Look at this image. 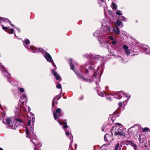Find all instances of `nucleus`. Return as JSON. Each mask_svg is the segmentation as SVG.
Instances as JSON below:
<instances>
[{"label": "nucleus", "instance_id": "obj_50", "mask_svg": "<svg viewBox=\"0 0 150 150\" xmlns=\"http://www.w3.org/2000/svg\"><path fill=\"white\" fill-rule=\"evenodd\" d=\"M42 145V144L41 143H38V146H41Z\"/></svg>", "mask_w": 150, "mask_h": 150}, {"label": "nucleus", "instance_id": "obj_31", "mask_svg": "<svg viewBox=\"0 0 150 150\" xmlns=\"http://www.w3.org/2000/svg\"><path fill=\"white\" fill-rule=\"evenodd\" d=\"M122 11L120 10H117L116 12V13L117 15L121 16L122 14Z\"/></svg>", "mask_w": 150, "mask_h": 150}, {"label": "nucleus", "instance_id": "obj_30", "mask_svg": "<svg viewBox=\"0 0 150 150\" xmlns=\"http://www.w3.org/2000/svg\"><path fill=\"white\" fill-rule=\"evenodd\" d=\"M119 18L120 19V20L123 21H126L125 18L122 16H120V17Z\"/></svg>", "mask_w": 150, "mask_h": 150}, {"label": "nucleus", "instance_id": "obj_28", "mask_svg": "<svg viewBox=\"0 0 150 150\" xmlns=\"http://www.w3.org/2000/svg\"><path fill=\"white\" fill-rule=\"evenodd\" d=\"M98 95L101 96L103 97L104 96L106 95V93L103 91H101L100 92H98Z\"/></svg>", "mask_w": 150, "mask_h": 150}, {"label": "nucleus", "instance_id": "obj_12", "mask_svg": "<svg viewBox=\"0 0 150 150\" xmlns=\"http://www.w3.org/2000/svg\"><path fill=\"white\" fill-rule=\"evenodd\" d=\"M112 136H111V132L110 135L106 134L104 136V138L105 141L108 143V145L111 142L112 140H113V139L112 137Z\"/></svg>", "mask_w": 150, "mask_h": 150}, {"label": "nucleus", "instance_id": "obj_15", "mask_svg": "<svg viewBox=\"0 0 150 150\" xmlns=\"http://www.w3.org/2000/svg\"><path fill=\"white\" fill-rule=\"evenodd\" d=\"M10 27L8 26V27H5L2 26V28L3 30L5 31L8 32V33L10 34H12L14 32L13 29V28L8 29V28H9Z\"/></svg>", "mask_w": 150, "mask_h": 150}, {"label": "nucleus", "instance_id": "obj_62", "mask_svg": "<svg viewBox=\"0 0 150 150\" xmlns=\"http://www.w3.org/2000/svg\"><path fill=\"white\" fill-rule=\"evenodd\" d=\"M105 7H104V11H105Z\"/></svg>", "mask_w": 150, "mask_h": 150}, {"label": "nucleus", "instance_id": "obj_33", "mask_svg": "<svg viewBox=\"0 0 150 150\" xmlns=\"http://www.w3.org/2000/svg\"><path fill=\"white\" fill-rule=\"evenodd\" d=\"M106 125H104L103 127H102V131L103 132H106Z\"/></svg>", "mask_w": 150, "mask_h": 150}, {"label": "nucleus", "instance_id": "obj_46", "mask_svg": "<svg viewBox=\"0 0 150 150\" xmlns=\"http://www.w3.org/2000/svg\"><path fill=\"white\" fill-rule=\"evenodd\" d=\"M134 149L135 150H136V149H137V146L136 145H134L133 146Z\"/></svg>", "mask_w": 150, "mask_h": 150}, {"label": "nucleus", "instance_id": "obj_3", "mask_svg": "<svg viewBox=\"0 0 150 150\" xmlns=\"http://www.w3.org/2000/svg\"><path fill=\"white\" fill-rule=\"evenodd\" d=\"M93 65L92 63L87 62L83 66L81 67L82 71L83 72L85 71V74L87 75V74L90 72V71H94V68Z\"/></svg>", "mask_w": 150, "mask_h": 150}, {"label": "nucleus", "instance_id": "obj_36", "mask_svg": "<svg viewBox=\"0 0 150 150\" xmlns=\"http://www.w3.org/2000/svg\"><path fill=\"white\" fill-rule=\"evenodd\" d=\"M118 95H119L120 96H121V94L124 95V93L123 91H120L118 92Z\"/></svg>", "mask_w": 150, "mask_h": 150}, {"label": "nucleus", "instance_id": "obj_24", "mask_svg": "<svg viewBox=\"0 0 150 150\" xmlns=\"http://www.w3.org/2000/svg\"><path fill=\"white\" fill-rule=\"evenodd\" d=\"M116 24L119 26H121L120 27H122L123 26V23L119 20H117L116 22Z\"/></svg>", "mask_w": 150, "mask_h": 150}, {"label": "nucleus", "instance_id": "obj_11", "mask_svg": "<svg viewBox=\"0 0 150 150\" xmlns=\"http://www.w3.org/2000/svg\"><path fill=\"white\" fill-rule=\"evenodd\" d=\"M114 133L115 135L116 136H120L121 137L123 136L125 137H129L130 136V135H128V137H127L125 135V132L122 129L115 131V132H113V134Z\"/></svg>", "mask_w": 150, "mask_h": 150}, {"label": "nucleus", "instance_id": "obj_1", "mask_svg": "<svg viewBox=\"0 0 150 150\" xmlns=\"http://www.w3.org/2000/svg\"><path fill=\"white\" fill-rule=\"evenodd\" d=\"M40 52L42 54H43L44 56L46 59L47 61L48 62L51 63L52 66L54 67L55 70L56 69V66L54 64L50 54L48 52H47L45 50H43L42 48H38V52Z\"/></svg>", "mask_w": 150, "mask_h": 150}, {"label": "nucleus", "instance_id": "obj_27", "mask_svg": "<svg viewBox=\"0 0 150 150\" xmlns=\"http://www.w3.org/2000/svg\"><path fill=\"white\" fill-rule=\"evenodd\" d=\"M70 68L71 69L74 70V66L73 64L72 60L71 59H70Z\"/></svg>", "mask_w": 150, "mask_h": 150}, {"label": "nucleus", "instance_id": "obj_42", "mask_svg": "<svg viewBox=\"0 0 150 150\" xmlns=\"http://www.w3.org/2000/svg\"><path fill=\"white\" fill-rule=\"evenodd\" d=\"M108 37L109 39L112 40V41L114 40V38L111 36H108Z\"/></svg>", "mask_w": 150, "mask_h": 150}, {"label": "nucleus", "instance_id": "obj_29", "mask_svg": "<svg viewBox=\"0 0 150 150\" xmlns=\"http://www.w3.org/2000/svg\"><path fill=\"white\" fill-rule=\"evenodd\" d=\"M113 96L114 97V98H116L117 99H121L122 97V96H120L119 95H118V93H117V95L115 94L113 95Z\"/></svg>", "mask_w": 150, "mask_h": 150}, {"label": "nucleus", "instance_id": "obj_52", "mask_svg": "<svg viewBox=\"0 0 150 150\" xmlns=\"http://www.w3.org/2000/svg\"><path fill=\"white\" fill-rule=\"evenodd\" d=\"M28 111L29 112H30V108L29 107H28Z\"/></svg>", "mask_w": 150, "mask_h": 150}, {"label": "nucleus", "instance_id": "obj_56", "mask_svg": "<svg viewBox=\"0 0 150 150\" xmlns=\"http://www.w3.org/2000/svg\"><path fill=\"white\" fill-rule=\"evenodd\" d=\"M107 99L109 100H111V98H107Z\"/></svg>", "mask_w": 150, "mask_h": 150}, {"label": "nucleus", "instance_id": "obj_32", "mask_svg": "<svg viewBox=\"0 0 150 150\" xmlns=\"http://www.w3.org/2000/svg\"><path fill=\"white\" fill-rule=\"evenodd\" d=\"M18 90L20 91L21 93H23L25 91L24 89L22 88H18Z\"/></svg>", "mask_w": 150, "mask_h": 150}, {"label": "nucleus", "instance_id": "obj_13", "mask_svg": "<svg viewBox=\"0 0 150 150\" xmlns=\"http://www.w3.org/2000/svg\"><path fill=\"white\" fill-rule=\"evenodd\" d=\"M103 30V35L106 34L105 33L110 32L112 30V28L109 25H107L105 26L104 29Z\"/></svg>", "mask_w": 150, "mask_h": 150}, {"label": "nucleus", "instance_id": "obj_55", "mask_svg": "<svg viewBox=\"0 0 150 150\" xmlns=\"http://www.w3.org/2000/svg\"><path fill=\"white\" fill-rule=\"evenodd\" d=\"M17 124H14V126H18V125H19V124H18V123H17Z\"/></svg>", "mask_w": 150, "mask_h": 150}, {"label": "nucleus", "instance_id": "obj_37", "mask_svg": "<svg viewBox=\"0 0 150 150\" xmlns=\"http://www.w3.org/2000/svg\"><path fill=\"white\" fill-rule=\"evenodd\" d=\"M16 122H19V123H21L22 122V120L20 119H16Z\"/></svg>", "mask_w": 150, "mask_h": 150}, {"label": "nucleus", "instance_id": "obj_34", "mask_svg": "<svg viewBox=\"0 0 150 150\" xmlns=\"http://www.w3.org/2000/svg\"><path fill=\"white\" fill-rule=\"evenodd\" d=\"M125 97H126L127 98V99L129 100L130 98V96L129 94H127L126 93H124L123 95Z\"/></svg>", "mask_w": 150, "mask_h": 150}, {"label": "nucleus", "instance_id": "obj_20", "mask_svg": "<svg viewBox=\"0 0 150 150\" xmlns=\"http://www.w3.org/2000/svg\"><path fill=\"white\" fill-rule=\"evenodd\" d=\"M127 55H128L130 54V52L128 49V47L126 45H125L123 47Z\"/></svg>", "mask_w": 150, "mask_h": 150}, {"label": "nucleus", "instance_id": "obj_19", "mask_svg": "<svg viewBox=\"0 0 150 150\" xmlns=\"http://www.w3.org/2000/svg\"><path fill=\"white\" fill-rule=\"evenodd\" d=\"M52 73L55 77L56 79L57 80L59 79V78L60 77V75H58L57 72L54 71L53 69H52Z\"/></svg>", "mask_w": 150, "mask_h": 150}, {"label": "nucleus", "instance_id": "obj_49", "mask_svg": "<svg viewBox=\"0 0 150 150\" xmlns=\"http://www.w3.org/2000/svg\"><path fill=\"white\" fill-rule=\"evenodd\" d=\"M117 58H119V59H120L122 60H123V59L122 58V57L120 56L117 57Z\"/></svg>", "mask_w": 150, "mask_h": 150}, {"label": "nucleus", "instance_id": "obj_58", "mask_svg": "<svg viewBox=\"0 0 150 150\" xmlns=\"http://www.w3.org/2000/svg\"><path fill=\"white\" fill-rule=\"evenodd\" d=\"M95 82L96 83V84H97V81H95Z\"/></svg>", "mask_w": 150, "mask_h": 150}, {"label": "nucleus", "instance_id": "obj_14", "mask_svg": "<svg viewBox=\"0 0 150 150\" xmlns=\"http://www.w3.org/2000/svg\"><path fill=\"white\" fill-rule=\"evenodd\" d=\"M32 142L34 146V150H37V145L38 144V141H37V137L35 136L34 138L32 140Z\"/></svg>", "mask_w": 150, "mask_h": 150}, {"label": "nucleus", "instance_id": "obj_7", "mask_svg": "<svg viewBox=\"0 0 150 150\" xmlns=\"http://www.w3.org/2000/svg\"><path fill=\"white\" fill-rule=\"evenodd\" d=\"M0 66L1 67V69L2 71L3 74L4 76L7 77L8 81L11 83L9 78L11 76V74L8 73L7 71L5 69L4 66L2 65L1 63H0Z\"/></svg>", "mask_w": 150, "mask_h": 150}, {"label": "nucleus", "instance_id": "obj_9", "mask_svg": "<svg viewBox=\"0 0 150 150\" xmlns=\"http://www.w3.org/2000/svg\"><path fill=\"white\" fill-rule=\"evenodd\" d=\"M31 121L30 120H29L28 122V125L27 127V128L26 129L25 132L26 134V137H27L29 138H30V135L31 134L32 136H33V135L35 137V135L33 133V134L32 133L30 130V127H31Z\"/></svg>", "mask_w": 150, "mask_h": 150}, {"label": "nucleus", "instance_id": "obj_64", "mask_svg": "<svg viewBox=\"0 0 150 150\" xmlns=\"http://www.w3.org/2000/svg\"><path fill=\"white\" fill-rule=\"evenodd\" d=\"M59 98H58V99H57V100H59Z\"/></svg>", "mask_w": 150, "mask_h": 150}, {"label": "nucleus", "instance_id": "obj_60", "mask_svg": "<svg viewBox=\"0 0 150 150\" xmlns=\"http://www.w3.org/2000/svg\"><path fill=\"white\" fill-rule=\"evenodd\" d=\"M0 150H3L2 148H0Z\"/></svg>", "mask_w": 150, "mask_h": 150}, {"label": "nucleus", "instance_id": "obj_5", "mask_svg": "<svg viewBox=\"0 0 150 150\" xmlns=\"http://www.w3.org/2000/svg\"><path fill=\"white\" fill-rule=\"evenodd\" d=\"M74 72L75 73V74H76L77 76L78 77L79 79H81L83 81L85 82H91L92 81H93L94 79H93L91 78H90L89 79H88L85 78L84 76L82 75L80 73H76L74 70ZM96 73H94L93 74V76L94 78V79H97L96 78H97L98 79V78H97V77L96 76Z\"/></svg>", "mask_w": 150, "mask_h": 150}, {"label": "nucleus", "instance_id": "obj_45", "mask_svg": "<svg viewBox=\"0 0 150 150\" xmlns=\"http://www.w3.org/2000/svg\"><path fill=\"white\" fill-rule=\"evenodd\" d=\"M118 105L120 107H121L122 105V103L121 102L119 103Z\"/></svg>", "mask_w": 150, "mask_h": 150}, {"label": "nucleus", "instance_id": "obj_17", "mask_svg": "<svg viewBox=\"0 0 150 150\" xmlns=\"http://www.w3.org/2000/svg\"><path fill=\"white\" fill-rule=\"evenodd\" d=\"M0 20H1L2 22L4 23H8L10 24L11 26L13 25L11 24L10 20L7 18L0 17Z\"/></svg>", "mask_w": 150, "mask_h": 150}, {"label": "nucleus", "instance_id": "obj_61", "mask_svg": "<svg viewBox=\"0 0 150 150\" xmlns=\"http://www.w3.org/2000/svg\"><path fill=\"white\" fill-rule=\"evenodd\" d=\"M98 67V68L97 69V70H98V68H99L100 67Z\"/></svg>", "mask_w": 150, "mask_h": 150}, {"label": "nucleus", "instance_id": "obj_59", "mask_svg": "<svg viewBox=\"0 0 150 150\" xmlns=\"http://www.w3.org/2000/svg\"><path fill=\"white\" fill-rule=\"evenodd\" d=\"M83 98V96H82V98H80V100H81V99H82Z\"/></svg>", "mask_w": 150, "mask_h": 150}, {"label": "nucleus", "instance_id": "obj_57", "mask_svg": "<svg viewBox=\"0 0 150 150\" xmlns=\"http://www.w3.org/2000/svg\"><path fill=\"white\" fill-rule=\"evenodd\" d=\"M108 86H106V87H105V89H108Z\"/></svg>", "mask_w": 150, "mask_h": 150}, {"label": "nucleus", "instance_id": "obj_53", "mask_svg": "<svg viewBox=\"0 0 150 150\" xmlns=\"http://www.w3.org/2000/svg\"><path fill=\"white\" fill-rule=\"evenodd\" d=\"M73 138V137L71 135V136L70 137V139L71 140V139H72Z\"/></svg>", "mask_w": 150, "mask_h": 150}, {"label": "nucleus", "instance_id": "obj_16", "mask_svg": "<svg viewBox=\"0 0 150 150\" xmlns=\"http://www.w3.org/2000/svg\"><path fill=\"white\" fill-rule=\"evenodd\" d=\"M89 59H90L91 61H96L97 60H98L99 58V56L98 55L94 56L93 55H90Z\"/></svg>", "mask_w": 150, "mask_h": 150}, {"label": "nucleus", "instance_id": "obj_41", "mask_svg": "<svg viewBox=\"0 0 150 150\" xmlns=\"http://www.w3.org/2000/svg\"><path fill=\"white\" fill-rule=\"evenodd\" d=\"M56 87L60 89L62 88V86L61 84H59L56 86Z\"/></svg>", "mask_w": 150, "mask_h": 150}, {"label": "nucleus", "instance_id": "obj_21", "mask_svg": "<svg viewBox=\"0 0 150 150\" xmlns=\"http://www.w3.org/2000/svg\"><path fill=\"white\" fill-rule=\"evenodd\" d=\"M26 95L24 94H23L22 96L21 97V99L19 100V101L22 103H24V102H26Z\"/></svg>", "mask_w": 150, "mask_h": 150}, {"label": "nucleus", "instance_id": "obj_18", "mask_svg": "<svg viewBox=\"0 0 150 150\" xmlns=\"http://www.w3.org/2000/svg\"><path fill=\"white\" fill-rule=\"evenodd\" d=\"M35 118L33 117L32 119V124L31 127H30V132L33 134V128L34 127V123L35 122Z\"/></svg>", "mask_w": 150, "mask_h": 150}, {"label": "nucleus", "instance_id": "obj_4", "mask_svg": "<svg viewBox=\"0 0 150 150\" xmlns=\"http://www.w3.org/2000/svg\"><path fill=\"white\" fill-rule=\"evenodd\" d=\"M30 41L27 38H25L23 42V45L24 47L27 49H30L32 52L34 53H36L38 51L37 49L33 46H31L29 47L28 45H29Z\"/></svg>", "mask_w": 150, "mask_h": 150}, {"label": "nucleus", "instance_id": "obj_54", "mask_svg": "<svg viewBox=\"0 0 150 150\" xmlns=\"http://www.w3.org/2000/svg\"><path fill=\"white\" fill-rule=\"evenodd\" d=\"M23 110L24 111H25V110H26V108H23Z\"/></svg>", "mask_w": 150, "mask_h": 150}, {"label": "nucleus", "instance_id": "obj_51", "mask_svg": "<svg viewBox=\"0 0 150 150\" xmlns=\"http://www.w3.org/2000/svg\"><path fill=\"white\" fill-rule=\"evenodd\" d=\"M72 142H73V140H72V141H71V142H70V145H69V147H71V146H72V145H71V143H72Z\"/></svg>", "mask_w": 150, "mask_h": 150}, {"label": "nucleus", "instance_id": "obj_63", "mask_svg": "<svg viewBox=\"0 0 150 150\" xmlns=\"http://www.w3.org/2000/svg\"><path fill=\"white\" fill-rule=\"evenodd\" d=\"M14 35H15V36H16V34H15V33H14Z\"/></svg>", "mask_w": 150, "mask_h": 150}, {"label": "nucleus", "instance_id": "obj_39", "mask_svg": "<svg viewBox=\"0 0 150 150\" xmlns=\"http://www.w3.org/2000/svg\"><path fill=\"white\" fill-rule=\"evenodd\" d=\"M149 130V129L147 127H145L143 129V132H146L147 131H148Z\"/></svg>", "mask_w": 150, "mask_h": 150}, {"label": "nucleus", "instance_id": "obj_22", "mask_svg": "<svg viewBox=\"0 0 150 150\" xmlns=\"http://www.w3.org/2000/svg\"><path fill=\"white\" fill-rule=\"evenodd\" d=\"M112 30L115 34L118 35L120 34V30L117 26H116V28H113Z\"/></svg>", "mask_w": 150, "mask_h": 150}, {"label": "nucleus", "instance_id": "obj_8", "mask_svg": "<svg viewBox=\"0 0 150 150\" xmlns=\"http://www.w3.org/2000/svg\"><path fill=\"white\" fill-rule=\"evenodd\" d=\"M103 30L102 29H98L95 32L93 33V36L96 37H98V39L99 42L100 44H102V41L100 39V37L103 39L102 38L103 35H104L103 34Z\"/></svg>", "mask_w": 150, "mask_h": 150}, {"label": "nucleus", "instance_id": "obj_23", "mask_svg": "<svg viewBox=\"0 0 150 150\" xmlns=\"http://www.w3.org/2000/svg\"><path fill=\"white\" fill-rule=\"evenodd\" d=\"M143 50L146 53L150 54V48L147 46H145L143 47Z\"/></svg>", "mask_w": 150, "mask_h": 150}, {"label": "nucleus", "instance_id": "obj_40", "mask_svg": "<svg viewBox=\"0 0 150 150\" xmlns=\"http://www.w3.org/2000/svg\"><path fill=\"white\" fill-rule=\"evenodd\" d=\"M139 140L140 143H142L143 142V140L141 139V137L140 135H139Z\"/></svg>", "mask_w": 150, "mask_h": 150}, {"label": "nucleus", "instance_id": "obj_38", "mask_svg": "<svg viewBox=\"0 0 150 150\" xmlns=\"http://www.w3.org/2000/svg\"><path fill=\"white\" fill-rule=\"evenodd\" d=\"M119 146V144L117 143L115 147V150H117Z\"/></svg>", "mask_w": 150, "mask_h": 150}, {"label": "nucleus", "instance_id": "obj_10", "mask_svg": "<svg viewBox=\"0 0 150 150\" xmlns=\"http://www.w3.org/2000/svg\"><path fill=\"white\" fill-rule=\"evenodd\" d=\"M122 125L119 123H116L115 125L114 126L111 130V136H113V132H115V131L119 130L122 129Z\"/></svg>", "mask_w": 150, "mask_h": 150}, {"label": "nucleus", "instance_id": "obj_26", "mask_svg": "<svg viewBox=\"0 0 150 150\" xmlns=\"http://www.w3.org/2000/svg\"><path fill=\"white\" fill-rule=\"evenodd\" d=\"M122 143L123 144H126L127 145H128L130 144L131 143V142L128 140H126L122 141Z\"/></svg>", "mask_w": 150, "mask_h": 150}, {"label": "nucleus", "instance_id": "obj_48", "mask_svg": "<svg viewBox=\"0 0 150 150\" xmlns=\"http://www.w3.org/2000/svg\"><path fill=\"white\" fill-rule=\"evenodd\" d=\"M14 28H15L18 30V32L19 33L20 32V30L19 29H18V28H17V27H14Z\"/></svg>", "mask_w": 150, "mask_h": 150}, {"label": "nucleus", "instance_id": "obj_2", "mask_svg": "<svg viewBox=\"0 0 150 150\" xmlns=\"http://www.w3.org/2000/svg\"><path fill=\"white\" fill-rule=\"evenodd\" d=\"M57 96H56L53 99L52 103V111H53V116L54 119L56 120L60 118L61 116V109L60 108H57L56 109V111H54V109H53V107L55 103H57L55 99H56Z\"/></svg>", "mask_w": 150, "mask_h": 150}, {"label": "nucleus", "instance_id": "obj_35", "mask_svg": "<svg viewBox=\"0 0 150 150\" xmlns=\"http://www.w3.org/2000/svg\"><path fill=\"white\" fill-rule=\"evenodd\" d=\"M10 119L9 118H7L6 119V124L8 125H10Z\"/></svg>", "mask_w": 150, "mask_h": 150}, {"label": "nucleus", "instance_id": "obj_47", "mask_svg": "<svg viewBox=\"0 0 150 150\" xmlns=\"http://www.w3.org/2000/svg\"><path fill=\"white\" fill-rule=\"evenodd\" d=\"M122 34H123L124 35H126V32L124 31H122Z\"/></svg>", "mask_w": 150, "mask_h": 150}, {"label": "nucleus", "instance_id": "obj_44", "mask_svg": "<svg viewBox=\"0 0 150 150\" xmlns=\"http://www.w3.org/2000/svg\"><path fill=\"white\" fill-rule=\"evenodd\" d=\"M98 3L100 4L101 3L104 2V0H97Z\"/></svg>", "mask_w": 150, "mask_h": 150}, {"label": "nucleus", "instance_id": "obj_43", "mask_svg": "<svg viewBox=\"0 0 150 150\" xmlns=\"http://www.w3.org/2000/svg\"><path fill=\"white\" fill-rule=\"evenodd\" d=\"M111 43H112V44L113 45H115L116 44H117V42L115 41L114 40H112V41Z\"/></svg>", "mask_w": 150, "mask_h": 150}, {"label": "nucleus", "instance_id": "obj_6", "mask_svg": "<svg viewBox=\"0 0 150 150\" xmlns=\"http://www.w3.org/2000/svg\"><path fill=\"white\" fill-rule=\"evenodd\" d=\"M57 121L60 125H64L62 127V128L64 130L66 135L67 136L69 135L70 133L71 132V131L70 130L68 126L67 125V122H63L59 120H58Z\"/></svg>", "mask_w": 150, "mask_h": 150}, {"label": "nucleus", "instance_id": "obj_25", "mask_svg": "<svg viewBox=\"0 0 150 150\" xmlns=\"http://www.w3.org/2000/svg\"><path fill=\"white\" fill-rule=\"evenodd\" d=\"M111 7L113 9L115 10H116L117 8V6L115 4L113 3H112Z\"/></svg>", "mask_w": 150, "mask_h": 150}]
</instances>
